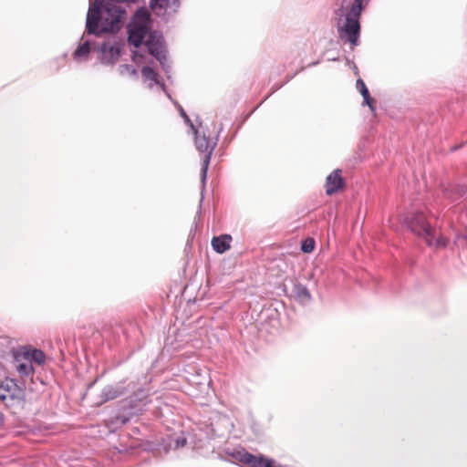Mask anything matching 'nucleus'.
Segmentation results:
<instances>
[{
	"label": "nucleus",
	"instance_id": "ddd939ff",
	"mask_svg": "<svg viewBox=\"0 0 467 467\" xmlns=\"http://www.w3.org/2000/svg\"><path fill=\"white\" fill-rule=\"evenodd\" d=\"M90 44L88 40L83 41L74 52V57L77 59H85L90 53Z\"/></svg>",
	"mask_w": 467,
	"mask_h": 467
},
{
	"label": "nucleus",
	"instance_id": "1a4fd4ad",
	"mask_svg": "<svg viewBox=\"0 0 467 467\" xmlns=\"http://www.w3.org/2000/svg\"><path fill=\"white\" fill-rule=\"evenodd\" d=\"M102 60L105 63H114L119 57L120 47L118 44L109 46L103 44L101 46Z\"/></svg>",
	"mask_w": 467,
	"mask_h": 467
},
{
	"label": "nucleus",
	"instance_id": "f03ea898",
	"mask_svg": "<svg viewBox=\"0 0 467 467\" xmlns=\"http://www.w3.org/2000/svg\"><path fill=\"white\" fill-rule=\"evenodd\" d=\"M14 368L21 379L32 377L35 373L33 364L41 366L46 362L45 353L30 346H23L13 351Z\"/></svg>",
	"mask_w": 467,
	"mask_h": 467
},
{
	"label": "nucleus",
	"instance_id": "39448f33",
	"mask_svg": "<svg viewBox=\"0 0 467 467\" xmlns=\"http://www.w3.org/2000/svg\"><path fill=\"white\" fill-rule=\"evenodd\" d=\"M25 389L15 379H5L0 382V400L6 405H13L14 402L20 403L25 400Z\"/></svg>",
	"mask_w": 467,
	"mask_h": 467
},
{
	"label": "nucleus",
	"instance_id": "f257e3e1",
	"mask_svg": "<svg viewBox=\"0 0 467 467\" xmlns=\"http://www.w3.org/2000/svg\"><path fill=\"white\" fill-rule=\"evenodd\" d=\"M123 16L124 11L116 3L95 0L87 15L86 31L98 36L104 33H115L122 26Z\"/></svg>",
	"mask_w": 467,
	"mask_h": 467
},
{
	"label": "nucleus",
	"instance_id": "f3484780",
	"mask_svg": "<svg viewBox=\"0 0 467 467\" xmlns=\"http://www.w3.org/2000/svg\"><path fill=\"white\" fill-rule=\"evenodd\" d=\"M132 60L137 64H141L145 62V56L138 50L133 51Z\"/></svg>",
	"mask_w": 467,
	"mask_h": 467
},
{
	"label": "nucleus",
	"instance_id": "9d476101",
	"mask_svg": "<svg viewBox=\"0 0 467 467\" xmlns=\"http://www.w3.org/2000/svg\"><path fill=\"white\" fill-rule=\"evenodd\" d=\"M147 33V27L145 26H135L129 32V42L135 47H139L146 37Z\"/></svg>",
	"mask_w": 467,
	"mask_h": 467
},
{
	"label": "nucleus",
	"instance_id": "20e7f679",
	"mask_svg": "<svg viewBox=\"0 0 467 467\" xmlns=\"http://www.w3.org/2000/svg\"><path fill=\"white\" fill-rule=\"evenodd\" d=\"M363 0H354L349 12L347 14L346 23L340 30L341 38L347 37L352 45H357L359 36V16L362 11Z\"/></svg>",
	"mask_w": 467,
	"mask_h": 467
},
{
	"label": "nucleus",
	"instance_id": "f8f14e48",
	"mask_svg": "<svg viewBox=\"0 0 467 467\" xmlns=\"http://www.w3.org/2000/svg\"><path fill=\"white\" fill-rule=\"evenodd\" d=\"M356 86L363 97V104L368 105L369 107L371 112H374L375 111V107H374L375 100H374V99H372L370 97L368 89L366 84L364 83V81L362 79H358Z\"/></svg>",
	"mask_w": 467,
	"mask_h": 467
},
{
	"label": "nucleus",
	"instance_id": "6e6552de",
	"mask_svg": "<svg viewBox=\"0 0 467 467\" xmlns=\"http://www.w3.org/2000/svg\"><path fill=\"white\" fill-rule=\"evenodd\" d=\"M345 186V181L341 176V170H335L326 180V193L332 195L342 190Z\"/></svg>",
	"mask_w": 467,
	"mask_h": 467
},
{
	"label": "nucleus",
	"instance_id": "2eb2a0df",
	"mask_svg": "<svg viewBox=\"0 0 467 467\" xmlns=\"http://www.w3.org/2000/svg\"><path fill=\"white\" fill-rule=\"evenodd\" d=\"M316 242L313 238H306L302 242L301 250L304 253H312L315 249Z\"/></svg>",
	"mask_w": 467,
	"mask_h": 467
},
{
	"label": "nucleus",
	"instance_id": "0eeeda50",
	"mask_svg": "<svg viewBox=\"0 0 467 467\" xmlns=\"http://www.w3.org/2000/svg\"><path fill=\"white\" fill-rule=\"evenodd\" d=\"M145 46L147 47L150 55L159 61H161L163 57L164 46L163 37L160 33L156 31L150 32L145 41Z\"/></svg>",
	"mask_w": 467,
	"mask_h": 467
},
{
	"label": "nucleus",
	"instance_id": "dca6fc26",
	"mask_svg": "<svg viewBox=\"0 0 467 467\" xmlns=\"http://www.w3.org/2000/svg\"><path fill=\"white\" fill-rule=\"evenodd\" d=\"M177 0H151V5L160 8H167L171 4H174Z\"/></svg>",
	"mask_w": 467,
	"mask_h": 467
},
{
	"label": "nucleus",
	"instance_id": "4468645a",
	"mask_svg": "<svg viewBox=\"0 0 467 467\" xmlns=\"http://www.w3.org/2000/svg\"><path fill=\"white\" fill-rule=\"evenodd\" d=\"M141 75L145 79L151 80L156 84L158 83V75L151 67H143L141 68Z\"/></svg>",
	"mask_w": 467,
	"mask_h": 467
},
{
	"label": "nucleus",
	"instance_id": "423d86ee",
	"mask_svg": "<svg viewBox=\"0 0 467 467\" xmlns=\"http://www.w3.org/2000/svg\"><path fill=\"white\" fill-rule=\"evenodd\" d=\"M195 144L199 151L203 152V162L202 168V181L206 178V173L208 171V167L210 164L211 155L214 149L215 142L213 139L205 137L204 135L200 136L197 135L195 138Z\"/></svg>",
	"mask_w": 467,
	"mask_h": 467
},
{
	"label": "nucleus",
	"instance_id": "9b49d317",
	"mask_svg": "<svg viewBox=\"0 0 467 467\" xmlns=\"http://www.w3.org/2000/svg\"><path fill=\"white\" fill-rule=\"evenodd\" d=\"M232 241V237L229 234H223L220 236H215L212 239V246L219 254H223L230 249V243Z\"/></svg>",
	"mask_w": 467,
	"mask_h": 467
},
{
	"label": "nucleus",
	"instance_id": "7ed1b4c3",
	"mask_svg": "<svg viewBox=\"0 0 467 467\" xmlns=\"http://www.w3.org/2000/svg\"><path fill=\"white\" fill-rule=\"evenodd\" d=\"M410 226L411 230L419 236H421L430 246L445 247L448 244L446 237L442 235L437 238L435 237L434 230L426 222L425 215L422 213H418L413 215Z\"/></svg>",
	"mask_w": 467,
	"mask_h": 467
}]
</instances>
